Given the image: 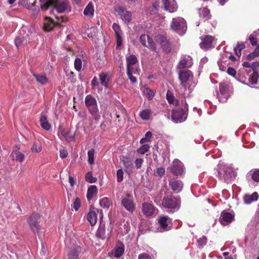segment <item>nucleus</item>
Instances as JSON below:
<instances>
[{
    "instance_id": "nucleus-40",
    "label": "nucleus",
    "mask_w": 259,
    "mask_h": 259,
    "mask_svg": "<svg viewBox=\"0 0 259 259\" xmlns=\"http://www.w3.org/2000/svg\"><path fill=\"white\" fill-rule=\"evenodd\" d=\"M96 235L98 237L104 239L108 237L109 233L106 234L105 229L103 227H100L97 230Z\"/></svg>"
},
{
    "instance_id": "nucleus-37",
    "label": "nucleus",
    "mask_w": 259,
    "mask_h": 259,
    "mask_svg": "<svg viewBox=\"0 0 259 259\" xmlns=\"http://www.w3.org/2000/svg\"><path fill=\"white\" fill-rule=\"evenodd\" d=\"M245 48V44L243 42H238L236 47L234 48V51L238 57L241 55V50Z\"/></svg>"
},
{
    "instance_id": "nucleus-18",
    "label": "nucleus",
    "mask_w": 259,
    "mask_h": 259,
    "mask_svg": "<svg viewBox=\"0 0 259 259\" xmlns=\"http://www.w3.org/2000/svg\"><path fill=\"white\" fill-rule=\"evenodd\" d=\"M234 219V215L228 212H222L220 219L221 223L223 225L230 224Z\"/></svg>"
},
{
    "instance_id": "nucleus-63",
    "label": "nucleus",
    "mask_w": 259,
    "mask_h": 259,
    "mask_svg": "<svg viewBox=\"0 0 259 259\" xmlns=\"http://www.w3.org/2000/svg\"><path fill=\"white\" fill-rule=\"evenodd\" d=\"M91 84L93 87L98 86L99 82L97 77H94L91 82Z\"/></svg>"
},
{
    "instance_id": "nucleus-23",
    "label": "nucleus",
    "mask_w": 259,
    "mask_h": 259,
    "mask_svg": "<svg viewBox=\"0 0 259 259\" xmlns=\"http://www.w3.org/2000/svg\"><path fill=\"white\" fill-rule=\"evenodd\" d=\"M81 251V247L76 245L72 247L68 253L69 259H77Z\"/></svg>"
},
{
    "instance_id": "nucleus-24",
    "label": "nucleus",
    "mask_w": 259,
    "mask_h": 259,
    "mask_svg": "<svg viewBox=\"0 0 259 259\" xmlns=\"http://www.w3.org/2000/svg\"><path fill=\"white\" fill-rule=\"evenodd\" d=\"M169 186L174 192L179 193L182 190L183 184L180 181L174 180L169 182Z\"/></svg>"
},
{
    "instance_id": "nucleus-20",
    "label": "nucleus",
    "mask_w": 259,
    "mask_h": 259,
    "mask_svg": "<svg viewBox=\"0 0 259 259\" xmlns=\"http://www.w3.org/2000/svg\"><path fill=\"white\" fill-rule=\"evenodd\" d=\"M142 211L145 215L150 217L155 213V209L152 204L145 202L142 204Z\"/></svg>"
},
{
    "instance_id": "nucleus-1",
    "label": "nucleus",
    "mask_w": 259,
    "mask_h": 259,
    "mask_svg": "<svg viewBox=\"0 0 259 259\" xmlns=\"http://www.w3.org/2000/svg\"><path fill=\"white\" fill-rule=\"evenodd\" d=\"M40 8L43 10L53 6L58 13H69L71 11V6L69 0H40Z\"/></svg>"
},
{
    "instance_id": "nucleus-27",
    "label": "nucleus",
    "mask_w": 259,
    "mask_h": 259,
    "mask_svg": "<svg viewBox=\"0 0 259 259\" xmlns=\"http://www.w3.org/2000/svg\"><path fill=\"white\" fill-rule=\"evenodd\" d=\"M258 195L257 192H254L251 195L245 194L243 197L244 203L246 204H249L253 201L257 200Z\"/></svg>"
},
{
    "instance_id": "nucleus-16",
    "label": "nucleus",
    "mask_w": 259,
    "mask_h": 259,
    "mask_svg": "<svg viewBox=\"0 0 259 259\" xmlns=\"http://www.w3.org/2000/svg\"><path fill=\"white\" fill-rule=\"evenodd\" d=\"M201 40L200 44V48L203 50H208L211 48L214 38L210 35H206L201 38Z\"/></svg>"
},
{
    "instance_id": "nucleus-12",
    "label": "nucleus",
    "mask_w": 259,
    "mask_h": 259,
    "mask_svg": "<svg viewBox=\"0 0 259 259\" xmlns=\"http://www.w3.org/2000/svg\"><path fill=\"white\" fill-rule=\"evenodd\" d=\"M171 220L166 216L161 217L158 219V224L160 227V232L167 231L171 228Z\"/></svg>"
},
{
    "instance_id": "nucleus-51",
    "label": "nucleus",
    "mask_w": 259,
    "mask_h": 259,
    "mask_svg": "<svg viewBox=\"0 0 259 259\" xmlns=\"http://www.w3.org/2000/svg\"><path fill=\"white\" fill-rule=\"evenodd\" d=\"M150 148V146L148 144H144L137 149V152L141 154H145Z\"/></svg>"
},
{
    "instance_id": "nucleus-47",
    "label": "nucleus",
    "mask_w": 259,
    "mask_h": 259,
    "mask_svg": "<svg viewBox=\"0 0 259 259\" xmlns=\"http://www.w3.org/2000/svg\"><path fill=\"white\" fill-rule=\"evenodd\" d=\"M259 56V45H257L253 52L248 55L247 58L248 60H251Z\"/></svg>"
},
{
    "instance_id": "nucleus-58",
    "label": "nucleus",
    "mask_w": 259,
    "mask_h": 259,
    "mask_svg": "<svg viewBox=\"0 0 259 259\" xmlns=\"http://www.w3.org/2000/svg\"><path fill=\"white\" fill-rule=\"evenodd\" d=\"M165 169L163 167L157 168L156 170V174L157 176L160 177H162L165 174Z\"/></svg>"
},
{
    "instance_id": "nucleus-30",
    "label": "nucleus",
    "mask_w": 259,
    "mask_h": 259,
    "mask_svg": "<svg viewBox=\"0 0 259 259\" xmlns=\"http://www.w3.org/2000/svg\"><path fill=\"white\" fill-rule=\"evenodd\" d=\"M87 220L91 226H94L97 222L96 212L95 211L90 210L87 214Z\"/></svg>"
},
{
    "instance_id": "nucleus-31",
    "label": "nucleus",
    "mask_w": 259,
    "mask_h": 259,
    "mask_svg": "<svg viewBox=\"0 0 259 259\" xmlns=\"http://www.w3.org/2000/svg\"><path fill=\"white\" fill-rule=\"evenodd\" d=\"M124 251V245L121 243H118L115 248V253L114 256L116 258H118L122 255Z\"/></svg>"
},
{
    "instance_id": "nucleus-26",
    "label": "nucleus",
    "mask_w": 259,
    "mask_h": 259,
    "mask_svg": "<svg viewBox=\"0 0 259 259\" xmlns=\"http://www.w3.org/2000/svg\"><path fill=\"white\" fill-rule=\"evenodd\" d=\"M99 79L101 84L106 88H108V83L110 81V77L106 72H102L99 74Z\"/></svg>"
},
{
    "instance_id": "nucleus-61",
    "label": "nucleus",
    "mask_w": 259,
    "mask_h": 259,
    "mask_svg": "<svg viewBox=\"0 0 259 259\" xmlns=\"http://www.w3.org/2000/svg\"><path fill=\"white\" fill-rule=\"evenodd\" d=\"M227 73L232 76H235L236 74V71L233 68L228 67L227 69Z\"/></svg>"
},
{
    "instance_id": "nucleus-3",
    "label": "nucleus",
    "mask_w": 259,
    "mask_h": 259,
    "mask_svg": "<svg viewBox=\"0 0 259 259\" xmlns=\"http://www.w3.org/2000/svg\"><path fill=\"white\" fill-rule=\"evenodd\" d=\"M179 78L181 81V85L184 91L191 90L195 85V83L193 81V75L190 70L180 71Z\"/></svg>"
},
{
    "instance_id": "nucleus-25",
    "label": "nucleus",
    "mask_w": 259,
    "mask_h": 259,
    "mask_svg": "<svg viewBox=\"0 0 259 259\" xmlns=\"http://www.w3.org/2000/svg\"><path fill=\"white\" fill-rule=\"evenodd\" d=\"M127 64V70H134L133 65L138 62V59L134 55H131L126 58Z\"/></svg>"
},
{
    "instance_id": "nucleus-56",
    "label": "nucleus",
    "mask_w": 259,
    "mask_h": 259,
    "mask_svg": "<svg viewBox=\"0 0 259 259\" xmlns=\"http://www.w3.org/2000/svg\"><path fill=\"white\" fill-rule=\"evenodd\" d=\"M252 179L256 182H259V169L254 171L252 174Z\"/></svg>"
},
{
    "instance_id": "nucleus-29",
    "label": "nucleus",
    "mask_w": 259,
    "mask_h": 259,
    "mask_svg": "<svg viewBox=\"0 0 259 259\" xmlns=\"http://www.w3.org/2000/svg\"><path fill=\"white\" fill-rule=\"evenodd\" d=\"M12 155L15 157V160L22 162L24 159V155L19 151V148L16 147L12 153Z\"/></svg>"
},
{
    "instance_id": "nucleus-36",
    "label": "nucleus",
    "mask_w": 259,
    "mask_h": 259,
    "mask_svg": "<svg viewBox=\"0 0 259 259\" xmlns=\"http://www.w3.org/2000/svg\"><path fill=\"white\" fill-rule=\"evenodd\" d=\"M199 15L200 17L203 18L205 20L209 19L210 18L209 10L206 8H203L200 10Z\"/></svg>"
},
{
    "instance_id": "nucleus-49",
    "label": "nucleus",
    "mask_w": 259,
    "mask_h": 259,
    "mask_svg": "<svg viewBox=\"0 0 259 259\" xmlns=\"http://www.w3.org/2000/svg\"><path fill=\"white\" fill-rule=\"evenodd\" d=\"M81 206V201L80 199L78 197H76L73 202V204L71 205V207L73 209H74L75 211H77Z\"/></svg>"
},
{
    "instance_id": "nucleus-14",
    "label": "nucleus",
    "mask_w": 259,
    "mask_h": 259,
    "mask_svg": "<svg viewBox=\"0 0 259 259\" xmlns=\"http://www.w3.org/2000/svg\"><path fill=\"white\" fill-rule=\"evenodd\" d=\"M116 11L125 23L131 22L132 20V14L130 11H128L126 9L122 7H118Z\"/></svg>"
},
{
    "instance_id": "nucleus-19",
    "label": "nucleus",
    "mask_w": 259,
    "mask_h": 259,
    "mask_svg": "<svg viewBox=\"0 0 259 259\" xmlns=\"http://www.w3.org/2000/svg\"><path fill=\"white\" fill-rule=\"evenodd\" d=\"M183 165L182 163L178 159H175L173 161V166L171 168V171L176 175H180L183 172Z\"/></svg>"
},
{
    "instance_id": "nucleus-6",
    "label": "nucleus",
    "mask_w": 259,
    "mask_h": 259,
    "mask_svg": "<svg viewBox=\"0 0 259 259\" xmlns=\"http://www.w3.org/2000/svg\"><path fill=\"white\" fill-rule=\"evenodd\" d=\"M170 27L172 30L180 35H183L185 33L187 28L185 20L180 17L172 19Z\"/></svg>"
},
{
    "instance_id": "nucleus-41",
    "label": "nucleus",
    "mask_w": 259,
    "mask_h": 259,
    "mask_svg": "<svg viewBox=\"0 0 259 259\" xmlns=\"http://www.w3.org/2000/svg\"><path fill=\"white\" fill-rule=\"evenodd\" d=\"M85 181L89 183H95L97 182V179L94 177L91 171L87 172L85 176Z\"/></svg>"
},
{
    "instance_id": "nucleus-44",
    "label": "nucleus",
    "mask_w": 259,
    "mask_h": 259,
    "mask_svg": "<svg viewBox=\"0 0 259 259\" xmlns=\"http://www.w3.org/2000/svg\"><path fill=\"white\" fill-rule=\"evenodd\" d=\"M110 204L109 199L107 197H104L100 200V205L103 208H108Z\"/></svg>"
},
{
    "instance_id": "nucleus-39",
    "label": "nucleus",
    "mask_w": 259,
    "mask_h": 259,
    "mask_svg": "<svg viewBox=\"0 0 259 259\" xmlns=\"http://www.w3.org/2000/svg\"><path fill=\"white\" fill-rule=\"evenodd\" d=\"M61 134L68 141H71L73 139L74 134H71L69 130H62Z\"/></svg>"
},
{
    "instance_id": "nucleus-38",
    "label": "nucleus",
    "mask_w": 259,
    "mask_h": 259,
    "mask_svg": "<svg viewBox=\"0 0 259 259\" xmlns=\"http://www.w3.org/2000/svg\"><path fill=\"white\" fill-rule=\"evenodd\" d=\"M42 150V146L41 143L37 141H35L31 148V151L32 152L38 153Z\"/></svg>"
},
{
    "instance_id": "nucleus-64",
    "label": "nucleus",
    "mask_w": 259,
    "mask_h": 259,
    "mask_svg": "<svg viewBox=\"0 0 259 259\" xmlns=\"http://www.w3.org/2000/svg\"><path fill=\"white\" fill-rule=\"evenodd\" d=\"M117 37V47H119L121 45L122 38L121 35L116 36Z\"/></svg>"
},
{
    "instance_id": "nucleus-9",
    "label": "nucleus",
    "mask_w": 259,
    "mask_h": 259,
    "mask_svg": "<svg viewBox=\"0 0 259 259\" xmlns=\"http://www.w3.org/2000/svg\"><path fill=\"white\" fill-rule=\"evenodd\" d=\"M121 204L125 209L131 212H133L135 209V204L131 195L127 194L125 197H122Z\"/></svg>"
},
{
    "instance_id": "nucleus-11",
    "label": "nucleus",
    "mask_w": 259,
    "mask_h": 259,
    "mask_svg": "<svg viewBox=\"0 0 259 259\" xmlns=\"http://www.w3.org/2000/svg\"><path fill=\"white\" fill-rule=\"evenodd\" d=\"M217 97L221 102H225L229 97L228 90L227 86L223 83H221L219 86V92L217 94Z\"/></svg>"
},
{
    "instance_id": "nucleus-45",
    "label": "nucleus",
    "mask_w": 259,
    "mask_h": 259,
    "mask_svg": "<svg viewBox=\"0 0 259 259\" xmlns=\"http://www.w3.org/2000/svg\"><path fill=\"white\" fill-rule=\"evenodd\" d=\"M94 154L95 150L94 149H91L88 152V161L90 164H93L94 163Z\"/></svg>"
},
{
    "instance_id": "nucleus-21",
    "label": "nucleus",
    "mask_w": 259,
    "mask_h": 259,
    "mask_svg": "<svg viewBox=\"0 0 259 259\" xmlns=\"http://www.w3.org/2000/svg\"><path fill=\"white\" fill-rule=\"evenodd\" d=\"M121 162L124 167L125 172L128 174L132 173L134 166L131 159L128 157H123L121 159Z\"/></svg>"
},
{
    "instance_id": "nucleus-35",
    "label": "nucleus",
    "mask_w": 259,
    "mask_h": 259,
    "mask_svg": "<svg viewBox=\"0 0 259 259\" xmlns=\"http://www.w3.org/2000/svg\"><path fill=\"white\" fill-rule=\"evenodd\" d=\"M151 115V111L150 109H145L140 113V117L144 120L149 119Z\"/></svg>"
},
{
    "instance_id": "nucleus-34",
    "label": "nucleus",
    "mask_w": 259,
    "mask_h": 259,
    "mask_svg": "<svg viewBox=\"0 0 259 259\" xmlns=\"http://www.w3.org/2000/svg\"><path fill=\"white\" fill-rule=\"evenodd\" d=\"M40 123L41 127L46 130H49L51 128V125L49 123L47 116L45 115L42 114L40 117Z\"/></svg>"
},
{
    "instance_id": "nucleus-15",
    "label": "nucleus",
    "mask_w": 259,
    "mask_h": 259,
    "mask_svg": "<svg viewBox=\"0 0 259 259\" xmlns=\"http://www.w3.org/2000/svg\"><path fill=\"white\" fill-rule=\"evenodd\" d=\"M163 7L164 9L169 13L177 11L178 5L175 0H163Z\"/></svg>"
},
{
    "instance_id": "nucleus-52",
    "label": "nucleus",
    "mask_w": 259,
    "mask_h": 259,
    "mask_svg": "<svg viewBox=\"0 0 259 259\" xmlns=\"http://www.w3.org/2000/svg\"><path fill=\"white\" fill-rule=\"evenodd\" d=\"M117 181L121 182L123 179V171L122 169H119L116 172Z\"/></svg>"
},
{
    "instance_id": "nucleus-2",
    "label": "nucleus",
    "mask_w": 259,
    "mask_h": 259,
    "mask_svg": "<svg viewBox=\"0 0 259 259\" xmlns=\"http://www.w3.org/2000/svg\"><path fill=\"white\" fill-rule=\"evenodd\" d=\"M215 170L217 172L216 176L227 183H230L236 177V173L231 164L220 162Z\"/></svg>"
},
{
    "instance_id": "nucleus-50",
    "label": "nucleus",
    "mask_w": 259,
    "mask_h": 259,
    "mask_svg": "<svg viewBox=\"0 0 259 259\" xmlns=\"http://www.w3.org/2000/svg\"><path fill=\"white\" fill-rule=\"evenodd\" d=\"M137 71V69L135 70H127L128 77L132 83H136L137 82V78L133 75V73H136Z\"/></svg>"
},
{
    "instance_id": "nucleus-54",
    "label": "nucleus",
    "mask_w": 259,
    "mask_h": 259,
    "mask_svg": "<svg viewBox=\"0 0 259 259\" xmlns=\"http://www.w3.org/2000/svg\"><path fill=\"white\" fill-rule=\"evenodd\" d=\"M82 67V62L80 59L76 58L74 61V67L76 70L79 71Z\"/></svg>"
},
{
    "instance_id": "nucleus-53",
    "label": "nucleus",
    "mask_w": 259,
    "mask_h": 259,
    "mask_svg": "<svg viewBox=\"0 0 259 259\" xmlns=\"http://www.w3.org/2000/svg\"><path fill=\"white\" fill-rule=\"evenodd\" d=\"M112 28L115 31L116 36L121 35V29L118 24L116 23H114L112 25Z\"/></svg>"
},
{
    "instance_id": "nucleus-48",
    "label": "nucleus",
    "mask_w": 259,
    "mask_h": 259,
    "mask_svg": "<svg viewBox=\"0 0 259 259\" xmlns=\"http://www.w3.org/2000/svg\"><path fill=\"white\" fill-rule=\"evenodd\" d=\"M152 135L151 132L148 131L146 132L145 135V137L142 138L140 140V143L141 144H143L146 142H149L152 137Z\"/></svg>"
},
{
    "instance_id": "nucleus-60",
    "label": "nucleus",
    "mask_w": 259,
    "mask_h": 259,
    "mask_svg": "<svg viewBox=\"0 0 259 259\" xmlns=\"http://www.w3.org/2000/svg\"><path fill=\"white\" fill-rule=\"evenodd\" d=\"M207 242V239L205 236H202L201 238H200L198 240V242L199 245H203L206 243Z\"/></svg>"
},
{
    "instance_id": "nucleus-28",
    "label": "nucleus",
    "mask_w": 259,
    "mask_h": 259,
    "mask_svg": "<svg viewBox=\"0 0 259 259\" xmlns=\"http://www.w3.org/2000/svg\"><path fill=\"white\" fill-rule=\"evenodd\" d=\"M33 77L37 82L41 85H46L49 82V79L44 74H33Z\"/></svg>"
},
{
    "instance_id": "nucleus-33",
    "label": "nucleus",
    "mask_w": 259,
    "mask_h": 259,
    "mask_svg": "<svg viewBox=\"0 0 259 259\" xmlns=\"http://www.w3.org/2000/svg\"><path fill=\"white\" fill-rule=\"evenodd\" d=\"M97 192V188L95 185L90 186L87 191V197L88 200H91L94 195Z\"/></svg>"
},
{
    "instance_id": "nucleus-62",
    "label": "nucleus",
    "mask_w": 259,
    "mask_h": 259,
    "mask_svg": "<svg viewBox=\"0 0 259 259\" xmlns=\"http://www.w3.org/2000/svg\"><path fill=\"white\" fill-rule=\"evenodd\" d=\"M22 39L20 37H16L15 39V44L16 46L18 48L19 46H21V44L22 43Z\"/></svg>"
},
{
    "instance_id": "nucleus-32",
    "label": "nucleus",
    "mask_w": 259,
    "mask_h": 259,
    "mask_svg": "<svg viewBox=\"0 0 259 259\" xmlns=\"http://www.w3.org/2000/svg\"><path fill=\"white\" fill-rule=\"evenodd\" d=\"M83 14L85 16L88 17H93L94 14V8L93 4L90 2L85 8Z\"/></svg>"
},
{
    "instance_id": "nucleus-59",
    "label": "nucleus",
    "mask_w": 259,
    "mask_h": 259,
    "mask_svg": "<svg viewBox=\"0 0 259 259\" xmlns=\"http://www.w3.org/2000/svg\"><path fill=\"white\" fill-rule=\"evenodd\" d=\"M68 156V152L65 149H61L60 150V156L62 158H65Z\"/></svg>"
},
{
    "instance_id": "nucleus-46",
    "label": "nucleus",
    "mask_w": 259,
    "mask_h": 259,
    "mask_svg": "<svg viewBox=\"0 0 259 259\" xmlns=\"http://www.w3.org/2000/svg\"><path fill=\"white\" fill-rule=\"evenodd\" d=\"M259 56V45H257L253 52L248 55L247 58L248 60H251Z\"/></svg>"
},
{
    "instance_id": "nucleus-55",
    "label": "nucleus",
    "mask_w": 259,
    "mask_h": 259,
    "mask_svg": "<svg viewBox=\"0 0 259 259\" xmlns=\"http://www.w3.org/2000/svg\"><path fill=\"white\" fill-rule=\"evenodd\" d=\"M143 162L144 160L142 158H137L135 161L136 168L137 169L140 168L142 166Z\"/></svg>"
},
{
    "instance_id": "nucleus-57",
    "label": "nucleus",
    "mask_w": 259,
    "mask_h": 259,
    "mask_svg": "<svg viewBox=\"0 0 259 259\" xmlns=\"http://www.w3.org/2000/svg\"><path fill=\"white\" fill-rule=\"evenodd\" d=\"M138 259H152L150 255L147 253H142L138 255Z\"/></svg>"
},
{
    "instance_id": "nucleus-10",
    "label": "nucleus",
    "mask_w": 259,
    "mask_h": 259,
    "mask_svg": "<svg viewBox=\"0 0 259 259\" xmlns=\"http://www.w3.org/2000/svg\"><path fill=\"white\" fill-rule=\"evenodd\" d=\"M140 41L144 47H146L152 51L156 50L155 43L149 35L143 34L140 37Z\"/></svg>"
},
{
    "instance_id": "nucleus-42",
    "label": "nucleus",
    "mask_w": 259,
    "mask_h": 259,
    "mask_svg": "<svg viewBox=\"0 0 259 259\" xmlns=\"http://www.w3.org/2000/svg\"><path fill=\"white\" fill-rule=\"evenodd\" d=\"M143 93L144 95L150 100H152L154 96V92L148 88H144L143 90Z\"/></svg>"
},
{
    "instance_id": "nucleus-22",
    "label": "nucleus",
    "mask_w": 259,
    "mask_h": 259,
    "mask_svg": "<svg viewBox=\"0 0 259 259\" xmlns=\"http://www.w3.org/2000/svg\"><path fill=\"white\" fill-rule=\"evenodd\" d=\"M193 64L192 59L189 56H185L180 61L178 67L180 69L188 68Z\"/></svg>"
},
{
    "instance_id": "nucleus-17",
    "label": "nucleus",
    "mask_w": 259,
    "mask_h": 259,
    "mask_svg": "<svg viewBox=\"0 0 259 259\" xmlns=\"http://www.w3.org/2000/svg\"><path fill=\"white\" fill-rule=\"evenodd\" d=\"M156 41L161 45L164 51L167 53L170 52L171 50L170 45L165 36L162 35H158Z\"/></svg>"
},
{
    "instance_id": "nucleus-4",
    "label": "nucleus",
    "mask_w": 259,
    "mask_h": 259,
    "mask_svg": "<svg viewBox=\"0 0 259 259\" xmlns=\"http://www.w3.org/2000/svg\"><path fill=\"white\" fill-rule=\"evenodd\" d=\"M188 105L184 104L181 107H177L173 109L171 119L176 123L182 122L186 120L187 117Z\"/></svg>"
},
{
    "instance_id": "nucleus-7",
    "label": "nucleus",
    "mask_w": 259,
    "mask_h": 259,
    "mask_svg": "<svg viewBox=\"0 0 259 259\" xmlns=\"http://www.w3.org/2000/svg\"><path fill=\"white\" fill-rule=\"evenodd\" d=\"M162 206L168 209V211L174 212L180 207V201L172 196L164 197L162 202Z\"/></svg>"
},
{
    "instance_id": "nucleus-43",
    "label": "nucleus",
    "mask_w": 259,
    "mask_h": 259,
    "mask_svg": "<svg viewBox=\"0 0 259 259\" xmlns=\"http://www.w3.org/2000/svg\"><path fill=\"white\" fill-rule=\"evenodd\" d=\"M248 39L252 46H257V45H259V44H257V33L256 32H254L253 33L251 34L248 37Z\"/></svg>"
},
{
    "instance_id": "nucleus-13",
    "label": "nucleus",
    "mask_w": 259,
    "mask_h": 259,
    "mask_svg": "<svg viewBox=\"0 0 259 259\" xmlns=\"http://www.w3.org/2000/svg\"><path fill=\"white\" fill-rule=\"evenodd\" d=\"M40 215L38 214H34L31 216L28 220V223L31 228L34 232L38 233L39 229V220Z\"/></svg>"
},
{
    "instance_id": "nucleus-8",
    "label": "nucleus",
    "mask_w": 259,
    "mask_h": 259,
    "mask_svg": "<svg viewBox=\"0 0 259 259\" xmlns=\"http://www.w3.org/2000/svg\"><path fill=\"white\" fill-rule=\"evenodd\" d=\"M56 21L53 20L49 17H46L44 23V29L46 31L51 30L56 24L61 25L63 22L67 20V18L64 16H56L55 17Z\"/></svg>"
},
{
    "instance_id": "nucleus-5",
    "label": "nucleus",
    "mask_w": 259,
    "mask_h": 259,
    "mask_svg": "<svg viewBox=\"0 0 259 259\" xmlns=\"http://www.w3.org/2000/svg\"><path fill=\"white\" fill-rule=\"evenodd\" d=\"M84 102L90 114L95 119L99 120L100 116L99 114V109L96 99L92 95H88L85 98Z\"/></svg>"
}]
</instances>
